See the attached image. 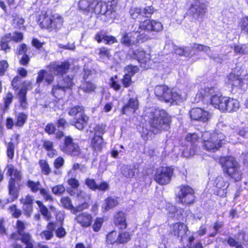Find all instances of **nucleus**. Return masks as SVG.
Here are the masks:
<instances>
[{"mask_svg": "<svg viewBox=\"0 0 248 248\" xmlns=\"http://www.w3.org/2000/svg\"><path fill=\"white\" fill-rule=\"evenodd\" d=\"M163 30L161 22L156 20L146 19L140 21L138 30L135 32L138 33L135 38L133 32H125L121 38V43L127 47L133 46H138L151 39V37L145 32H159Z\"/></svg>", "mask_w": 248, "mask_h": 248, "instance_id": "1", "label": "nucleus"}, {"mask_svg": "<svg viewBox=\"0 0 248 248\" xmlns=\"http://www.w3.org/2000/svg\"><path fill=\"white\" fill-rule=\"evenodd\" d=\"M36 22L42 30L48 32L57 31L63 26L64 19L59 14H51L46 11H42L36 17Z\"/></svg>", "mask_w": 248, "mask_h": 248, "instance_id": "2", "label": "nucleus"}, {"mask_svg": "<svg viewBox=\"0 0 248 248\" xmlns=\"http://www.w3.org/2000/svg\"><path fill=\"white\" fill-rule=\"evenodd\" d=\"M154 93L159 100L170 105H178L183 101L181 94L165 85H156L154 89Z\"/></svg>", "mask_w": 248, "mask_h": 248, "instance_id": "3", "label": "nucleus"}, {"mask_svg": "<svg viewBox=\"0 0 248 248\" xmlns=\"http://www.w3.org/2000/svg\"><path fill=\"white\" fill-rule=\"evenodd\" d=\"M171 117L164 109H155L150 124L153 132L157 133L161 130L170 128Z\"/></svg>", "mask_w": 248, "mask_h": 248, "instance_id": "4", "label": "nucleus"}, {"mask_svg": "<svg viewBox=\"0 0 248 248\" xmlns=\"http://www.w3.org/2000/svg\"><path fill=\"white\" fill-rule=\"evenodd\" d=\"M203 140V147L209 151L217 150L223 144L225 136L221 133H210L205 132L202 135Z\"/></svg>", "mask_w": 248, "mask_h": 248, "instance_id": "5", "label": "nucleus"}, {"mask_svg": "<svg viewBox=\"0 0 248 248\" xmlns=\"http://www.w3.org/2000/svg\"><path fill=\"white\" fill-rule=\"evenodd\" d=\"M207 12L206 4L200 0H193L189 7L186 14L195 21L202 22Z\"/></svg>", "mask_w": 248, "mask_h": 248, "instance_id": "6", "label": "nucleus"}, {"mask_svg": "<svg viewBox=\"0 0 248 248\" xmlns=\"http://www.w3.org/2000/svg\"><path fill=\"white\" fill-rule=\"evenodd\" d=\"M222 168L225 173L228 174L235 181H239L241 178L242 173L239 166L235 158L228 156L222 159Z\"/></svg>", "mask_w": 248, "mask_h": 248, "instance_id": "7", "label": "nucleus"}, {"mask_svg": "<svg viewBox=\"0 0 248 248\" xmlns=\"http://www.w3.org/2000/svg\"><path fill=\"white\" fill-rule=\"evenodd\" d=\"M203 94L201 96L202 98L211 96L209 104L214 108H223L224 101L225 96H223L218 90L215 86L205 87L203 89Z\"/></svg>", "mask_w": 248, "mask_h": 248, "instance_id": "8", "label": "nucleus"}, {"mask_svg": "<svg viewBox=\"0 0 248 248\" xmlns=\"http://www.w3.org/2000/svg\"><path fill=\"white\" fill-rule=\"evenodd\" d=\"M194 190L187 185H182L177 197V201L183 204H189L195 200Z\"/></svg>", "mask_w": 248, "mask_h": 248, "instance_id": "9", "label": "nucleus"}, {"mask_svg": "<svg viewBox=\"0 0 248 248\" xmlns=\"http://www.w3.org/2000/svg\"><path fill=\"white\" fill-rule=\"evenodd\" d=\"M117 6V0H108L107 2L100 0L97 4V7L100 8L98 13L108 16L110 18H112L111 15L116 13Z\"/></svg>", "mask_w": 248, "mask_h": 248, "instance_id": "10", "label": "nucleus"}, {"mask_svg": "<svg viewBox=\"0 0 248 248\" xmlns=\"http://www.w3.org/2000/svg\"><path fill=\"white\" fill-rule=\"evenodd\" d=\"M128 55L131 59L137 60L140 66L144 68L146 67V63L151 60L150 53L141 48L132 49Z\"/></svg>", "mask_w": 248, "mask_h": 248, "instance_id": "11", "label": "nucleus"}, {"mask_svg": "<svg viewBox=\"0 0 248 248\" xmlns=\"http://www.w3.org/2000/svg\"><path fill=\"white\" fill-rule=\"evenodd\" d=\"M172 174L173 169L169 167H162L157 170L154 179L160 185H166L170 183Z\"/></svg>", "mask_w": 248, "mask_h": 248, "instance_id": "12", "label": "nucleus"}, {"mask_svg": "<svg viewBox=\"0 0 248 248\" xmlns=\"http://www.w3.org/2000/svg\"><path fill=\"white\" fill-rule=\"evenodd\" d=\"M71 64L68 61L62 62L60 63L53 62L47 66L49 72L56 76H63L68 73L70 69Z\"/></svg>", "mask_w": 248, "mask_h": 248, "instance_id": "13", "label": "nucleus"}, {"mask_svg": "<svg viewBox=\"0 0 248 248\" xmlns=\"http://www.w3.org/2000/svg\"><path fill=\"white\" fill-rule=\"evenodd\" d=\"M63 151L73 156H78L81 153L79 146L74 143L72 138L69 136L65 138Z\"/></svg>", "mask_w": 248, "mask_h": 248, "instance_id": "14", "label": "nucleus"}, {"mask_svg": "<svg viewBox=\"0 0 248 248\" xmlns=\"http://www.w3.org/2000/svg\"><path fill=\"white\" fill-rule=\"evenodd\" d=\"M31 48L27 46L25 43L19 45L17 49V54L22 55V57L19 60V64L21 65L28 66L30 62Z\"/></svg>", "mask_w": 248, "mask_h": 248, "instance_id": "15", "label": "nucleus"}, {"mask_svg": "<svg viewBox=\"0 0 248 248\" xmlns=\"http://www.w3.org/2000/svg\"><path fill=\"white\" fill-rule=\"evenodd\" d=\"M170 232L174 235L180 238L181 240L186 236V232L188 231L187 226L184 223L177 222L170 226Z\"/></svg>", "mask_w": 248, "mask_h": 248, "instance_id": "16", "label": "nucleus"}, {"mask_svg": "<svg viewBox=\"0 0 248 248\" xmlns=\"http://www.w3.org/2000/svg\"><path fill=\"white\" fill-rule=\"evenodd\" d=\"M97 1L96 0H80L78 2V8L80 10L85 14L89 12H95V6L97 7Z\"/></svg>", "mask_w": 248, "mask_h": 248, "instance_id": "17", "label": "nucleus"}, {"mask_svg": "<svg viewBox=\"0 0 248 248\" xmlns=\"http://www.w3.org/2000/svg\"><path fill=\"white\" fill-rule=\"evenodd\" d=\"M11 237L16 240H20L25 245V248H33L34 241L29 232L21 233L19 235L16 233H14L12 234Z\"/></svg>", "mask_w": 248, "mask_h": 248, "instance_id": "18", "label": "nucleus"}, {"mask_svg": "<svg viewBox=\"0 0 248 248\" xmlns=\"http://www.w3.org/2000/svg\"><path fill=\"white\" fill-rule=\"evenodd\" d=\"M191 119L200 122H206L211 116V114L204 109H191L189 112Z\"/></svg>", "mask_w": 248, "mask_h": 248, "instance_id": "19", "label": "nucleus"}, {"mask_svg": "<svg viewBox=\"0 0 248 248\" xmlns=\"http://www.w3.org/2000/svg\"><path fill=\"white\" fill-rule=\"evenodd\" d=\"M44 79L47 84L50 85L54 81V76L52 74L48 73L46 70L42 69L38 73L36 83L39 86Z\"/></svg>", "mask_w": 248, "mask_h": 248, "instance_id": "20", "label": "nucleus"}, {"mask_svg": "<svg viewBox=\"0 0 248 248\" xmlns=\"http://www.w3.org/2000/svg\"><path fill=\"white\" fill-rule=\"evenodd\" d=\"M75 219L81 226L85 228L90 226L93 222L92 215L86 212L79 214L76 217Z\"/></svg>", "mask_w": 248, "mask_h": 248, "instance_id": "21", "label": "nucleus"}, {"mask_svg": "<svg viewBox=\"0 0 248 248\" xmlns=\"http://www.w3.org/2000/svg\"><path fill=\"white\" fill-rule=\"evenodd\" d=\"M114 223L120 229H124L127 227L124 213L120 211L116 213L114 217Z\"/></svg>", "mask_w": 248, "mask_h": 248, "instance_id": "22", "label": "nucleus"}, {"mask_svg": "<svg viewBox=\"0 0 248 248\" xmlns=\"http://www.w3.org/2000/svg\"><path fill=\"white\" fill-rule=\"evenodd\" d=\"M227 83L231 85L232 88L237 87L241 88L243 84V79L239 76L231 73L227 77Z\"/></svg>", "mask_w": 248, "mask_h": 248, "instance_id": "23", "label": "nucleus"}, {"mask_svg": "<svg viewBox=\"0 0 248 248\" xmlns=\"http://www.w3.org/2000/svg\"><path fill=\"white\" fill-rule=\"evenodd\" d=\"M57 227V223L54 222H49L46 226L47 230L42 232L40 236L42 239H45L46 240L51 239L53 237V232Z\"/></svg>", "mask_w": 248, "mask_h": 248, "instance_id": "24", "label": "nucleus"}, {"mask_svg": "<svg viewBox=\"0 0 248 248\" xmlns=\"http://www.w3.org/2000/svg\"><path fill=\"white\" fill-rule=\"evenodd\" d=\"M58 84L66 91L71 90L75 85L73 78L70 75L62 77V78L58 82Z\"/></svg>", "mask_w": 248, "mask_h": 248, "instance_id": "25", "label": "nucleus"}, {"mask_svg": "<svg viewBox=\"0 0 248 248\" xmlns=\"http://www.w3.org/2000/svg\"><path fill=\"white\" fill-rule=\"evenodd\" d=\"M123 175L126 178H132L138 172V169L136 165H124L121 169Z\"/></svg>", "mask_w": 248, "mask_h": 248, "instance_id": "26", "label": "nucleus"}, {"mask_svg": "<svg viewBox=\"0 0 248 248\" xmlns=\"http://www.w3.org/2000/svg\"><path fill=\"white\" fill-rule=\"evenodd\" d=\"M27 88L24 87L19 89L17 93V97L20 106L23 108H26L28 107L27 99Z\"/></svg>", "mask_w": 248, "mask_h": 248, "instance_id": "27", "label": "nucleus"}, {"mask_svg": "<svg viewBox=\"0 0 248 248\" xmlns=\"http://www.w3.org/2000/svg\"><path fill=\"white\" fill-rule=\"evenodd\" d=\"M66 91L57 83L52 86L51 93L56 99L59 100L65 96Z\"/></svg>", "mask_w": 248, "mask_h": 248, "instance_id": "28", "label": "nucleus"}, {"mask_svg": "<svg viewBox=\"0 0 248 248\" xmlns=\"http://www.w3.org/2000/svg\"><path fill=\"white\" fill-rule=\"evenodd\" d=\"M119 204L118 198L116 197H108L105 200L102 208L105 211L117 206Z\"/></svg>", "mask_w": 248, "mask_h": 248, "instance_id": "29", "label": "nucleus"}, {"mask_svg": "<svg viewBox=\"0 0 248 248\" xmlns=\"http://www.w3.org/2000/svg\"><path fill=\"white\" fill-rule=\"evenodd\" d=\"M129 14L130 18L135 21H140L143 18L141 8L140 7H131Z\"/></svg>", "mask_w": 248, "mask_h": 248, "instance_id": "30", "label": "nucleus"}, {"mask_svg": "<svg viewBox=\"0 0 248 248\" xmlns=\"http://www.w3.org/2000/svg\"><path fill=\"white\" fill-rule=\"evenodd\" d=\"M223 103V108H239L238 101L229 97H225Z\"/></svg>", "mask_w": 248, "mask_h": 248, "instance_id": "31", "label": "nucleus"}, {"mask_svg": "<svg viewBox=\"0 0 248 248\" xmlns=\"http://www.w3.org/2000/svg\"><path fill=\"white\" fill-rule=\"evenodd\" d=\"M97 89L96 84L91 80L83 81L81 89L85 93L95 92Z\"/></svg>", "mask_w": 248, "mask_h": 248, "instance_id": "32", "label": "nucleus"}, {"mask_svg": "<svg viewBox=\"0 0 248 248\" xmlns=\"http://www.w3.org/2000/svg\"><path fill=\"white\" fill-rule=\"evenodd\" d=\"M91 145L96 151H101L104 145V140L100 136L95 135L91 140Z\"/></svg>", "mask_w": 248, "mask_h": 248, "instance_id": "33", "label": "nucleus"}, {"mask_svg": "<svg viewBox=\"0 0 248 248\" xmlns=\"http://www.w3.org/2000/svg\"><path fill=\"white\" fill-rule=\"evenodd\" d=\"M198 147L193 143H190L186 146L182 153V155L186 157H189L195 155L197 153Z\"/></svg>", "mask_w": 248, "mask_h": 248, "instance_id": "34", "label": "nucleus"}, {"mask_svg": "<svg viewBox=\"0 0 248 248\" xmlns=\"http://www.w3.org/2000/svg\"><path fill=\"white\" fill-rule=\"evenodd\" d=\"M118 78V75H115L109 78L108 82L109 87L116 92L120 90L122 87V85L119 82Z\"/></svg>", "mask_w": 248, "mask_h": 248, "instance_id": "35", "label": "nucleus"}, {"mask_svg": "<svg viewBox=\"0 0 248 248\" xmlns=\"http://www.w3.org/2000/svg\"><path fill=\"white\" fill-rule=\"evenodd\" d=\"M8 192L10 197L6 199V203L13 202L17 199L18 197L19 190L16 186L9 187Z\"/></svg>", "mask_w": 248, "mask_h": 248, "instance_id": "36", "label": "nucleus"}, {"mask_svg": "<svg viewBox=\"0 0 248 248\" xmlns=\"http://www.w3.org/2000/svg\"><path fill=\"white\" fill-rule=\"evenodd\" d=\"M132 234L126 231L121 232L118 234V244H125L131 240Z\"/></svg>", "mask_w": 248, "mask_h": 248, "instance_id": "37", "label": "nucleus"}, {"mask_svg": "<svg viewBox=\"0 0 248 248\" xmlns=\"http://www.w3.org/2000/svg\"><path fill=\"white\" fill-rule=\"evenodd\" d=\"M36 203L38 205L39 211L42 215L46 219L49 220L50 219L51 216L47 207L44 205L42 202L40 201H37Z\"/></svg>", "mask_w": 248, "mask_h": 248, "instance_id": "38", "label": "nucleus"}, {"mask_svg": "<svg viewBox=\"0 0 248 248\" xmlns=\"http://www.w3.org/2000/svg\"><path fill=\"white\" fill-rule=\"evenodd\" d=\"M27 186L33 193H36L38 191H40V189L42 188L41 187V183L39 181L34 182L29 180L27 182Z\"/></svg>", "mask_w": 248, "mask_h": 248, "instance_id": "39", "label": "nucleus"}, {"mask_svg": "<svg viewBox=\"0 0 248 248\" xmlns=\"http://www.w3.org/2000/svg\"><path fill=\"white\" fill-rule=\"evenodd\" d=\"M122 87L124 88L130 87L133 84L132 78L129 74H124L120 80Z\"/></svg>", "mask_w": 248, "mask_h": 248, "instance_id": "40", "label": "nucleus"}, {"mask_svg": "<svg viewBox=\"0 0 248 248\" xmlns=\"http://www.w3.org/2000/svg\"><path fill=\"white\" fill-rule=\"evenodd\" d=\"M76 119L75 127L79 130H82L88 120V117L84 114L82 117L77 118Z\"/></svg>", "mask_w": 248, "mask_h": 248, "instance_id": "41", "label": "nucleus"}, {"mask_svg": "<svg viewBox=\"0 0 248 248\" xmlns=\"http://www.w3.org/2000/svg\"><path fill=\"white\" fill-rule=\"evenodd\" d=\"M139 102L137 97H130L122 108H138Z\"/></svg>", "mask_w": 248, "mask_h": 248, "instance_id": "42", "label": "nucleus"}, {"mask_svg": "<svg viewBox=\"0 0 248 248\" xmlns=\"http://www.w3.org/2000/svg\"><path fill=\"white\" fill-rule=\"evenodd\" d=\"M214 184L218 188L223 190L226 189L229 186V183L225 181L224 178L221 176L216 178Z\"/></svg>", "mask_w": 248, "mask_h": 248, "instance_id": "43", "label": "nucleus"}, {"mask_svg": "<svg viewBox=\"0 0 248 248\" xmlns=\"http://www.w3.org/2000/svg\"><path fill=\"white\" fill-rule=\"evenodd\" d=\"M39 164L41 169L42 173L46 175H48L51 172V169L47 161L41 159L39 161Z\"/></svg>", "mask_w": 248, "mask_h": 248, "instance_id": "44", "label": "nucleus"}, {"mask_svg": "<svg viewBox=\"0 0 248 248\" xmlns=\"http://www.w3.org/2000/svg\"><path fill=\"white\" fill-rule=\"evenodd\" d=\"M124 71L126 72L125 74H129L132 78L136 73L139 71V68L137 65L128 64L124 67Z\"/></svg>", "mask_w": 248, "mask_h": 248, "instance_id": "45", "label": "nucleus"}, {"mask_svg": "<svg viewBox=\"0 0 248 248\" xmlns=\"http://www.w3.org/2000/svg\"><path fill=\"white\" fill-rule=\"evenodd\" d=\"M141 11L143 17L150 18L155 10L152 5H151L144 8H141Z\"/></svg>", "mask_w": 248, "mask_h": 248, "instance_id": "46", "label": "nucleus"}, {"mask_svg": "<svg viewBox=\"0 0 248 248\" xmlns=\"http://www.w3.org/2000/svg\"><path fill=\"white\" fill-rule=\"evenodd\" d=\"M11 34L8 33L5 35L3 37L1 38L0 41V46L1 50L6 51L7 50L10 49V47L9 46V41L7 40L11 37Z\"/></svg>", "mask_w": 248, "mask_h": 248, "instance_id": "47", "label": "nucleus"}, {"mask_svg": "<svg viewBox=\"0 0 248 248\" xmlns=\"http://www.w3.org/2000/svg\"><path fill=\"white\" fill-rule=\"evenodd\" d=\"M118 234L116 231H113L107 235V242L108 244H118Z\"/></svg>", "mask_w": 248, "mask_h": 248, "instance_id": "48", "label": "nucleus"}, {"mask_svg": "<svg viewBox=\"0 0 248 248\" xmlns=\"http://www.w3.org/2000/svg\"><path fill=\"white\" fill-rule=\"evenodd\" d=\"M61 202L62 206L66 209L71 210L72 212L74 211L75 207L72 204L71 199L67 197H62L61 200Z\"/></svg>", "mask_w": 248, "mask_h": 248, "instance_id": "49", "label": "nucleus"}, {"mask_svg": "<svg viewBox=\"0 0 248 248\" xmlns=\"http://www.w3.org/2000/svg\"><path fill=\"white\" fill-rule=\"evenodd\" d=\"M63 222L62 221L60 223V226L57 228L56 227L55 230V234L57 237L59 238H62L65 237L66 234V232L62 227Z\"/></svg>", "mask_w": 248, "mask_h": 248, "instance_id": "50", "label": "nucleus"}, {"mask_svg": "<svg viewBox=\"0 0 248 248\" xmlns=\"http://www.w3.org/2000/svg\"><path fill=\"white\" fill-rule=\"evenodd\" d=\"M98 54L100 58H108L110 56V49L106 46H101L98 48Z\"/></svg>", "mask_w": 248, "mask_h": 248, "instance_id": "51", "label": "nucleus"}, {"mask_svg": "<svg viewBox=\"0 0 248 248\" xmlns=\"http://www.w3.org/2000/svg\"><path fill=\"white\" fill-rule=\"evenodd\" d=\"M15 146L14 143L9 142L7 144L6 154L9 158L12 159L14 157L15 154Z\"/></svg>", "mask_w": 248, "mask_h": 248, "instance_id": "52", "label": "nucleus"}, {"mask_svg": "<svg viewBox=\"0 0 248 248\" xmlns=\"http://www.w3.org/2000/svg\"><path fill=\"white\" fill-rule=\"evenodd\" d=\"M51 190L54 194L60 196L65 192V188L62 184L58 185L52 187Z\"/></svg>", "mask_w": 248, "mask_h": 248, "instance_id": "53", "label": "nucleus"}, {"mask_svg": "<svg viewBox=\"0 0 248 248\" xmlns=\"http://www.w3.org/2000/svg\"><path fill=\"white\" fill-rule=\"evenodd\" d=\"M25 20L23 18L19 17L17 15L13 16V23L16 25V28L20 29L21 26L24 24Z\"/></svg>", "mask_w": 248, "mask_h": 248, "instance_id": "54", "label": "nucleus"}, {"mask_svg": "<svg viewBox=\"0 0 248 248\" xmlns=\"http://www.w3.org/2000/svg\"><path fill=\"white\" fill-rule=\"evenodd\" d=\"M192 48L199 51L206 52L211 50L210 47L209 46L196 43H194L193 44Z\"/></svg>", "mask_w": 248, "mask_h": 248, "instance_id": "55", "label": "nucleus"}, {"mask_svg": "<svg viewBox=\"0 0 248 248\" xmlns=\"http://www.w3.org/2000/svg\"><path fill=\"white\" fill-rule=\"evenodd\" d=\"M27 116L23 113H19L17 117V122L16 125L18 126H22L25 123Z\"/></svg>", "mask_w": 248, "mask_h": 248, "instance_id": "56", "label": "nucleus"}, {"mask_svg": "<svg viewBox=\"0 0 248 248\" xmlns=\"http://www.w3.org/2000/svg\"><path fill=\"white\" fill-rule=\"evenodd\" d=\"M40 194L43 197L46 201H52L53 200V197L50 194L49 191L45 188H42L40 190Z\"/></svg>", "mask_w": 248, "mask_h": 248, "instance_id": "57", "label": "nucleus"}, {"mask_svg": "<svg viewBox=\"0 0 248 248\" xmlns=\"http://www.w3.org/2000/svg\"><path fill=\"white\" fill-rule=\"evenodd\" d=\"M13 95L10 92L6 93L4 98V108H7L13 101Z\"/></svg>", "mask_w": 248, "mask_h": 248, "instance_id": "58", "label": "nucleus"}, {"mask_svg": "<svg viewBox=\"0 0 248 248\" xmlns=\"http://www.w3.org/2000/svg\"><path fill=\"white\" fill-rule=\"evenodd\" d=\"M8 209L12 216L15 217L17 218L21 215V210L17 209L16 206L15 205H13L10 206Z\"/></svg>", "mask_w": 248, "mask_h": 248, "instance_id": "59", "label": "nucleus"}, {"mask_svg": "<svg viewBox=\"0 0 248 248\" xmlns=\"http://www.w3.org/2000/svg\"><path fill=\"white\" fill-rule=\"evenodd\" d=\"M85 183L91 189L93 190H95L97 189V185L94 179L87 178L85 180Z\"/></svg>", "mask_w": 248, "mask_h": 248, "instance_id": "60", "label": "nucleus"}, {"mask_svg": "<svg viewBox=\"0 0 248 248\" xmlns=\"http://www.w3.org/2000/svg\"><path fill=\"white\" fill-rule=\"evenodd\" d=\"M106 33L103 30H100L96 32L94 36V39L98 43H101L104 41Z\"/></svg>", "mask_w": 248, "mask_h": 248, "instance_id": "61", "label": "nucleus"}, {"mask_svg": "<svg viewBox=\"0 0 248 248\" xmlns=\"http://www.w3.org/2000/svg\"><path fill=\"white\" fill-rule=\"evenodd\" d=\"M16 227L17 232L16 234H18V235L25 232L24 230L26 228V226L24 222L20 220H17L16 223Z\"/></svg>", "mask_w": 248, "mask_h": 248, "instance_id": "62", "label": "nucleus"}, {"mask_svg": "<svg viewBox=\"0 0 248 248\" xmlns=\"http://www.w3.org/2000/svg\"><path fill=\"white\" fill-rule=\"evenodd\" d=\"M104 43L106 45H110L118 42L116 38L113 35H108L106 34L104 40Z\"/></svg>", "mask_w": 248, "mask_h": 248, "instance_id": "63", "label": "nucleus"}, {"mask_svg": "<svg viewBox=\"0 0 248 248\" xmlns=\"http://www.w3.org/2000/svg\"><path fill=\"white\" fill-rule=\"evenodd\" d=\"M20 81L21 78L18 76L15 77L13 78L11 82V85L12 86L13 89L15 91H16L19 89V83L20 82Z\"/></svg>", "mask_w": 248, "mask_h": 248, "instance_id": "64", "label": "nucleus"}]
</instances>
